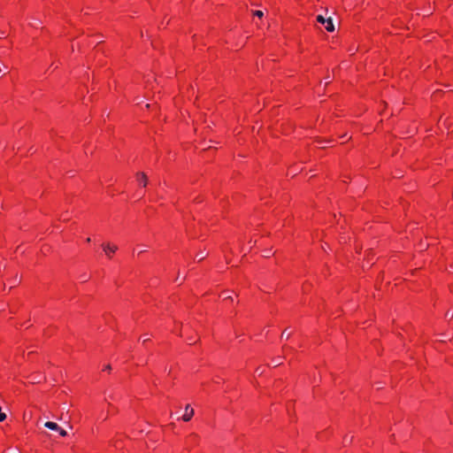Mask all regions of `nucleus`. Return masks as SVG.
<instances>
[{"label": "nucleus", "instance_id": "412c9836", "mask_svg": "<svg viewBox=\"0 0 453 453\" xmlns=\"http://www.w3.org/2000/svg\"><path fill=\"white\" fill-rule=\"evenodd\" d=\"M439 93H440V91H439V90L435 91V92L434 93V96H437V95H439Z\"/></svg>", "mask_w": 453, "mask_h": 453}, {"label": "nucleus", "instance_id": "4be33fe9", "mask_svg": "<svg viewBox=\"0 0 453 453\" xmlns=\"http://www.w3.org/2000/svg\"><path fill=\"white\" fill-rule=\"evenodd\" d=\"M0 68H2V65H0ZM2 71H3V70H2V69H0V73H1Z\"/></svg>", "mask_w": 453, "mask_h": 453}, {"label": "nucleus", "instance_id": "a211bd4d", "mask_svg": "<svg viewBox=\"0 0 453 453\" xmlns=\"http://www.w3.org/2000/svg\"><path fill=\"white\" fill-rule=\"evenodd\" d=\"M228 299H230V300H231V302H233V298H232L231 296H226V297L224 298V300H225V301H226V300H228Z\"/></svg>", "mask_w": 453, "mask_h": 453}, {"label": "nucleus", "instance_id": "aec40b11", "mask_svg": "<svg viewBox=\"0 0 453 453\" xmlns=\"http://www.w3.org/2000/svg\"><path fill=\"white\" fill-rule=\"evenodd\" d=\"M449 291L453 292V284L449 285Z\"/></svg>", "mask_w": 453, "mask_h": 453}, {"label": "nucleus", "instance_id": "0eeeda50", "mask_svg": "<svg viewBox=\"0 0 453 453\" xmlns=\"http://www.w3.org/2000/svg\"><path fill=\"white\" fill-rule=\"evenodd\" d=\"M293 334V331L290 329V327H286L280 334V340H288Z\"/></svg>", "mask_w": 453, "mask_h": 453}, {"label": "nucleus", "instance_id": "6e6552de", "mask_svg": "<svg viewBox=\"0 0 453 453\" xmlns=\"http://www.w3.org/2000/svg\"><path fill=\"white\" fill-rule=\"evenodd\" d=\"M282 357H277L272 359V365L273 367H278L282 364Z\"/></svg>", "mask_w": 453, "mask_h": 453}, {"label": "nucleus", "instance_id": "20e7f679", "mask_svg": "<svg viewBox=\"0 0 453 453\" xmlns=\"http://www.w3.org/2000/svg\"><path fill=\"white\" fill-rule=\"evenodd\" d=\"M136 180L139 185L142 186L143 188H145L148 184V177L143 172H138L136 173Z\"/></svg>", "mask_w": 453, "mask_h": 453}, {"label": "nucleus", "instance_id": "f3484780", "mask_svg": "<svg viewBox=\"0 0 453 453\" xmlns=\"http://www.w3.org/2000/svg\"><path fill=\"white\" fill-rule=\"evenodd\" d=\"M111 369V365H107L105 366V368L104 369V371H105V370L110 371Z\"/></svg>", "mask_w": 453, "mask_h": 453}, {"label": "nucleus", "instance_id": "ddd939ff", "mask_svg": "<svg viewBox=\"0 0 453 453\" xmlns=\"http://www.w3.org/2000/svg\"><path fill=\"white\" fill-rule=\"evenodd\" d=\"M113 446H114L115 448H121V447H122V443H121V441H120L119 440H116V441H114V443H113Z\"/></svg>", "mask_w": 453, "mask_h": 453}, {"label": "nucleus", "instance_id": "9d476101", "mask_svg": "<svg viewBox=\"0 0 453 453\" xmlns=\"http://www.w3.org/2000/svg\"><path fill=\"white\" fill-rule=\"evenodd\" d=\"M207 256L205 252H199L196 255L195 258L197 259L198 262L203 260Z\"/></svg>", "mask_w": 453, "mask_h": 453}, {"label": "nucleus", "instance_id": "39448f33", "mask_svg": "<svg viewBox=\"0 0 453 453\" xmlns=\"http://www.w3.org/2000/svg\"><path fill=\"white\" fill-rule=\"evenodd\" d=\"M103 249H104V251L105 252V254L109 257H111V254H114L117 251L118 247L116 245H111L110 243H106V244H103Z\"/></svg>", "mask_w": 453, "mask_h": 453}, {"label": "nucleus", "instance_id": "1a4fd4ad", "mask_svg": "<svg viewBox=\"0 0 453 453\" xmlns=\"http://www.w3.org/2000/svg\"><path fill=\"white\" fill-rule=\"evenodd\" d=\"M21 281V277H19L18 274L15 275L14 280L12 282V285L10 286V288H12L16 285L19 284Z\"/></svg>", "mask_w": 453, "mask_h": 453}, {"label": "nucleus", "instance_id": "f257e3e1", "mask_svg": "<svg viewBox=\"0 0 453 453\" xmlns=\"http://www.w3.org/2000/svg\"><path fill=\"white\" fill-rule=\"evenodd\" d=\"M316 20L318 23L322 24L325 26V28L327 32H334V26L333 24V20L331 18H324L322 15H318L316 17Z\"/></svg>", "mask_w": 453, "mask_h": 453}, {"label": "nucleus", "instance_id": "9b49d317", "mask_svg": "<svg viewBox=\"0 0 453 453\" xmlns=\"http://www.w3.org/2000/svg\"><path fill=\"white\" fill-rule=\"evenodd\" d=\"M445 319H448V320H451L453 319V310H448L446 312H445Z\"/></svg>", "mask_w": 453, "mask_h": 453}, {"label": "nucleus", "instance_id": "423d86ee", "mask_svg": "<svg viewBox=\"0 0 453 453\" xmlns=\"http://www.w3.org/2000/svg\"><path fill=\"white\" fill-rule=\"evenodd\" d=\"M193 415H194V410L189 404H188L185 408V413L182 416L183 421H185V422L189 421L192 418Z\"/></svg>", "mask_w": 453, "mask_h": 453}, {"label": "nucleus", "instance_id": "dca6fc26", "mask_svg": "<svg viewBox=\"0 0 453 453\" xmlns=\"http://www.w3.org/2000/svg\"><path fill=\"white\" fill-rule=\"evenodd\" d=\"M88 278L87 277V275H83V276H81V281H82V282L87 281V280H88Z\"/></svg>", "mask_w": 453, "mask_h": 453}, {"label": "nucleus", "instance_id": "f8f14e48", "mask_svg": "<svg viewBox=\"0 0 453 453\" xmlns=\"http://www.w3.org/2000/svg\"><path fill=\"white\" fill-rule=\"evenodd\" d=\"M291 349H292V348L289 347L288 345L285 344V345L282 346V352L283 353H287L288 350H291Z\"/></svg>", "mask_w": 453, "mask_h": 453}, {"label": "nucleus", "instance_id": "6ab92c4d", "mask_svg": "<svg viewBox=\"0 0 453 453\" xmlns=\"http://www.w3.org/2000/svg\"><path fill=\"white\" fill-rule=\"evenodd\" d=\"M2 37H5V33L4 32H0V38Z\"/></svg>", "mask_w": 453, "mask_h": 453}, {"label": "nucleus", "instance_id": "4468645a", "mask_svg": "<svg viewBox=\"0 0 453 453\" xmlns=\"http://www.w3.org/2000/svg\"><path fill=\"white\" fill-rule=\"evenodd\" d=\"M253 14L254 16H257L258 18H262L264 15L262 11H255Z\"/></svg>", "mask_w": 453, "mask_h": 453}, {"label": "nucleus", "instance_id": "2eb2a0df", "mask_svg": "<svg viewBox=\"0 0 453 453\" xmlns=\"http://www.w3.org/2000/svg\"><path fill=\"white\" fill-rule=\"evenodd\" d=\"M150 341V338H148V337H144V338H142V344H143V345H145V344H146L147 342H149Z\"/></svg>", "mask_w": 453, "mask_h": 453}, {"label": "nucleus", "instance_id": "5701e85b", "mask_svg": "<svg viewBox=\"0 0 453 453\" xmlns=\"http://www.w3.org/2000/svg\"><path fill=\"white\" fill-rule=\"evenodd\" d=\"M0 68H2V65H0ZM2 71H3V70H2V69H0V73H1Z\"/></svg>", "mask_w": 453, "mask_h": 453}, {"label": "nucleus", "instance_id": "7ed1b4c3", "mask_svg": "<svg viewBox=\"0 0 453 453\" xmlns=\"http://www.w3.org/2000/svg\"><path fill=\"white\" fill-rule=\"evenodd\" d=\"M198 443L199 436L196 434L192 433L186 438V444L188 447H195L198 445Z\"/></svg>", "mask_w": 453, "mask_h": 453}, {"label": "nucleus", "instance_id": "f03ea898", "mask_svg": "<svg viewBox=\"0 0 453 453\" xmlns=\"http://www.w3.org/2000/svg\"><path fill=\"white\" fill-rule=\"evenodd\" d=\"M44 426L47 427L48 429L50 430H52V431H56L58 433V434L61 436V437H65L67 435V433L65 430H64L63 428H61L57 423L55 422H52V421H47L45 424H44Z\"/></svg>", "mask_w": 453, "mask_h": 453}]
</instances>
